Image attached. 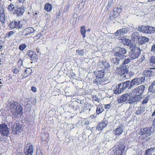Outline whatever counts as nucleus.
<instances>
[{"mask_svg": "<svg viewBox=\"0 0 155 155\" xmlns=\"http://www.w3.org/2000/svg\"><path fill=\"white\" fill-rule=\"evenodd\" d=\"M132 94L128 93L122 95L118 100L119 103H128L130 104H133L135 102L138 101V99L136 97L132 96Z\"/></svg>", "mask_w": 155, "mask_h": 155, "instance_id": "f257e3e1", "label": "nucleus"}, {"mask_svg": "<svg viewBox=\"0 0 155 155\" xmlns=\"http://www.w3.org/2000/svg\"><path fill=\"white\" fill-rule=\"evenodd\" d=\"M11 109L12 114L14 116H17L22 112V108L17 102L13 100L9 101Z\"/></svg>", "mask_w": 155, "mask_h": 155, "instance_id": "f03ea898", "label": "nucleus"}, {"mask_svg": "<svg viewBox=\"0 0 155 155\" xmlns=\"http://www.w3.org/2000/svg\"><path fill=\"white\" fill-rule=\"evenodd\" d=\"M145 88V87L144 85H140L134 89L131 93L132 94V96H134L133 97H137L138 101H139L140 99V95L143 93Z\"/></svg>", "mask_w": 155, "mask_h": 155, "instance_id": "7ed1b4c3", "label": "nucleus"}, {"mask_svg": "<svg viewBox=\"0 0 155 155\" xmlns=\"http://www.w3.org/2000/svg\"><path fill=\"white\" fill-rule=\"evenodd\" d=\"M128 69L125 66H121L120 67L117 68L116 72L117 73L122 75H124L126 79H128V76L130 75V73H128Z\"/></svg>", "mask_w": 155, "mask_h": 155, "instance_id": "20e7f679", "label": "nucleus"}, {"mask_svg": "<svg viewBox=\"0 0 155 155\" xmlns=\"http://www.w3.org/2000/svg\"><path fill=\"white\" fill-rule=\"evenodd\" d=\"M140 49L139 48L135 47L129 52V56L131 60L137 58L140 54Z\"/></svg>", "mask_w": 155, "mask_h": 155, "instance_id": "39448f33", "label": "nucleus"}, {"mask_svg": "<svg viewBox=\"0 0 155 155\" xmlns=\"http://www.w3.org/2000/svg\"><path fill=\"white\" fill-rule=\"evenodd\" d=\"M117 49L118 50L117 51L115 52L114 53V56L116 57H118L121 59H124L126 57V56L124 54L127 53V51L125 49L119 47L117 48Z\"/></svg>", "mask_w": 155, "mask_h": 155, "instance_id": "423d86ee", "label": "nucleus"}, {"mask_svg": "<svg viewBox=\"0 0 155 155\" xmlns=\"http://www.w3.org/2000/svg\"><path fill=\"white\" fill-rule=\"evenodd\" d=\"M154 131V129L152 127H149L144 128H141L139 131L140 135H142L147 134L150 135Z\"/></svg>", "mask_w": 155, "mask_h": 155, "instance_id": "0eeeda50", "label": "nucleus"}, {"mask_svg": "<svg viewBox=\"0 0 155 155\" xmlns=\"http://www.w3.org/2000/svg\"><path fill=\"white\" fill-rule=\"evenodd\" d=\"M0 133L2 135L7 136L9 134V129L5 124H0Z\"/></svg>", "mask_w": 155, "mask_h": 155, "instance_id": "6e6552de", "label": "nucleus"}, {"mask_svg": "<svg viewBox=\"0 0 155 155\" xmlns=\"http://www.w3.org/2000/svg\"><path fill=\"white\" fill-rule=\"evenodd\" d=\"M9 27L12 29L16 28L19 30L22 28V25L19 21H13L9 25Z\"/></svg>", "mask_w": 155, "mask_h": 155, "instance_id": "1a4fd4ad", "label": "nucleus"}, {"mask_svg": "<svg viewBox=\"0 0 155 155\" xmlns=\"http://www.w3.org/2000/svg\"><path fill=\"white\" fill-rule=\"evenodd\" d=\"M124 130V124L120 123L116 129L113 131L114 134L116 135H120L123 132Z\"/></svg>", "mask_w": 155, "mask_h": 155, "instance_id": "9d476101", "label": "nucleus"}, {"mask_svg": "<svg viewBox=\"0 0 155 155\" xmlns=\"http://www.w3.org/2000/svg\"><path fill=\"white\" fill-rule=\"evenodd\" d=\"M34 148L30 143L27 144L24 148L25 153V155H32Z\"/></svg>", "mask_w": 155, "mask_h": 155, "instance_id": "9b49d317", "label": "nucleus"}, {"mask_svg": "<svg viewBox=\"0 0 155 155\" xmlns=\"http://www.w3.org/2000/svg\"><path fill=\"white\" fill-rule=\"evenodd\" d=\"M145 78L142 77L140 78H136L133 79L131 81V84L132 87L134 85H137L141 84L145 81Z\"/></svg>", "mask_w": 155, "mask_h": 155, "instance_id": "f8f14e48", "label": "nucleus"}, {"mask_svg": "<svg viewBox=\"0 0 155 155\" xmlns=\"http://www.w3.org/2000/svg\"><path fill=\"white\" fill-rule=\"evenodd\" d=\"M12 129V132L13 134L17 135L19 133L21 128V126L19 124H14L11 126Z\"/></svg>", "mask_w": 155, "mask_h": 155, "instance_id": "ddd939ff", "label": "nucleus"}, {"mask_svg": "<svg viewBox=\"0 0 155 155\" xmlns=\"http://www.w3.org/2000/svg\"><path fill=\"white\" fill-rule=\"evenodd\" d=\"M143 74L147 76L151 77L155 74V67L145 70L143 72Z\"/></svg>", "mask_w": 155, "mask_h": 155, "instance_id": "4468645a", "label": "nucleus"}, {"mask_svg": "<svg viewBox=\"0 0 155 155\" xmlns=\"http://www.w3.org/2000/svg\"><path fill=\"white\" fill-rule=\"evenodd\" d=\"M108 124V121L106 119H104L101 122L99 123L96 127V128L98 130L101 131L106 127Z\"/></svg>", "mask_w": 155, "mask_h": 155, "instance_id": "2eb2a0df", "label": "nucleus"}, {"mask_svg": "<svg viewBox=\"0 0 155 155\" xmlns=\"http://www.w3.org/2000/svg\"><path fill=\"white\" fill-rule=\"evenodd\" d=\"M125 148V147L124 145L122 144H120L116 148L117 155H122L124 153Z\"/></svg>", "mask_w": 155, "mask_h": 155, "instance_id": "dca6fc26", "label": "nucleus"}, {"mask_svg": "<svg viewBox=\"0 0 155 155\" xmlns=\"http://www.w3.org/2000/svg\"><path fill=\"white\" fill-rule=\"evenodd\" d=\"M128 31V28H123L117 30L114 34V35L117 36L121 35H124Z\"/></svg>", "mask_w": 155, "mask_h": 155, "instance_id": "f3484780", "label": "nucleus"}, {"mask_svg": "<svg viewBox=\"0 0 155 155\" xmlns=\"http://www.w3.org/2000/svg\"><path fill=\"white\" fill-rule=\"evenodd\" d=\"M122 83L119 84L114 89V93L116 94L121 93L124 90L122 87Z\"/></svg>", "mask_w": 155, "mask_h": 155, "instance_id": "a211bd4d", "label": "nucleus"}, {"mask_svg": "<svg viewBox=\"0 0 155 155\" xmlns=\"http://www.w3.org/2000/svg\"><path fill=\"white\" fill-rule=\"evenodd\" d=\"M122 84V87L124 90L127 88H128L129 89H130L132 87V86L131 85V81L130 82L129 81H127L124 82Z\"/></svg>", "mask_w": 155, "mask_h": 155, "instance_id": "6ab92c4d", "label": "nucleus"}, {"mask_svg": "<svg viewBox=\"0 0 155 155\" xmlns=\"http://www.w3.org/2000/svg\"><path fill=\"white\" fill-rule=\"evenodd\" d=\"M25 8L24 6H22L20 8H18L17 9V10H15V13L17 15L19 16H21L23 14L25 11Z\"/></svg>", "mask_w": 155, "mask_h": 155, "instance_id": "aec40b11", "label": "nucleus"}, {"mask_svg": "<svg viewBox=\"0 0 155 155\" xmlns=\"http://www.w3.org/2000/svg\"><path fill=\"white\" fill-rule=\"evenodd\" d=\"M104 71L102 70L101 71H97L94 72V73L97 78H101L104 76Z\"/></svg>", "mask_w": 155, "mask_h": 155, "instance_id": "412c9836", "label": "nucleus"}, {"mask_svg": "<svg viewBox=\"0 0 155 155\" xmlns=\"http://www.w3.org/2000/svg\"><path fill=\"white\" fill-rule=\"evenodd\" d=\"M121 40L122 41V42L124 45H127L130 46V48H132V45H130V41L129 39L123 37L121 38Z\"/></svg>", "mask_w": 155, "mask_h": 155, "instance_id": "4be33fe9", "label": "nucleus"}, {"mask_svg": "<svg viewBox=\"0 0 155 155\" xmlns=\"http://www.w3.org/2000/svg\"><path fill=\"white\" fill-rule=\"evenodd\" d=\"M7 9L11 14H15V12L14 5L11 3L7 7Z\"/></svg>", "mask_w": 155, "mask_h": 155, "instance_id": "5701e85b", "label": "nucleus"}, {"mask_svg": "<svg viewBox=\"0 0 155 155\" xmlns=\"http://www.w3.org/2000/svg\"><path fill=\"white\" fill-rule=\"evenodd\" d=\"M149 40L148 38L146 37L140 36L138 38V41L140 44L147 42Z\"/></svg>", "mask_w": 155, "mask_h": 155, "instance_id": "b1692460", "label": "nucleus"}, {"mask_svg": "<svg viewBox=\"0 0 155 155\" xmlns=\"http://www.w3.org/2000/svg\"><path fill=\"white\" fill-rule=\"evenodd\" d=\"M32 72V71L30 68H26L24 72L23 77L24 78H25L30 76Z\"/></svg>", "mask_w": 155, "mask_h": 155, "instance_id": "393cba45", "label": "nucleus"}, {"mask_svg": "<svg viewBox=\"0 0 155 155\" xmlns=\"http://www.w3.org/2000/svg\"><path fill=\"white\" fill-rule=\"evenodd\" d=\"M155 32V28L150 26H147L146 33H152Z\"/></svg>", "mask_w": 155, "mask_h": 155, "instance_id": "a878e982", "label": "nucleus"}, {"mask_svg": "<svg viewBox=\"0 0 155 155\" xmlns=\"http://www.w3.org/2000/svg\"><path fill=\"white\" fill-rule=\"evenodd\" d=\"M25 30L26 31V33L25 34V35L26 36L34 32L35 31L34 29L31 27L26 28Z\"/></svg>", "mask_w": 155, "mask_h": 155, "instance_id": "bb28decb", "label": "nucleus"}, {"mask_svg": "<svg viewBox=\"0 0 155 155\" xmlns=\"http://www.w3.org/2000/svg\"><path fill=\"white\" fill-rule=\"evenodd\" d=\"M119 15L118 13L114 11L113 10L112 11H111L110 13V19H114L115 18H116Z\"/></svg>", "mask_w": 155, "mask_h": 155, "instance_id": "cd10ccee", "label": "nucleus"}, {"mask_svg": "<svg viewBox=\"0 0 155 155\" xmlns=\"http://www.w3.org/2000/svg\"><path fill=\"white\" fill-rule=\"evenodd\" d=\"M27 53L29 56L31 58H32L33 60L36 57V54L35 52L31 51H28Z\"/></svg>", "mask_w": 155, "mask_h": 155, "instance_id": "c85d7f7f", "label": "nucleus"}, {"mask_svg": "<svg viewBox=\"0 0 155 155\" xmlns=\"http://www.w3.org/2000/svg\"><path fill=\"white\" fill-rule=\"evenodd\" d=\"M145 107L142 106L139 107L138 109L136 111V114L137 115H140L142 114L145 111Z\"/></svg>", "mask_w": 155, "mask_h": 155, "instance_id": "c756f323", "label": "nucleus"}, {"mask_svg": "<svg viewBox=\"0 0 155 155\" xmlns=\"http://www.w3.org/2000/svg\"><path fill=\"white\" fill-rule=\"evenodd\" d=\"M44 9L47 12H50L52 10V5L48 3H47L45 5Z\"/></svg>", "mask_w": 155, "mask_h": 155, "instance_id": "7c9ffc66", "label": "nucleus"}, {"mask_svg": "<svg viewBox=\"0 0 155 155\" xmlns=\"http://www.w3.org/2000/svg\"><path fill=\"white\" fill-rule=\"evenodd\" d=\"M81 33L82 35V37L83 38L85 37V34L86 31V30L84 26H83L81 27L80 29Z\"/></svg>", "mask_w": 155, "mask_h": 155, "instance_id": "2f4dec72", "label": "nucleus"}, {"mask_svg": "<svg viewBox=\"0 0 155 155\" xmlns=\"http://www.w3.org/2000/svg\"><path fill=\"white\" fill-rule=\"evenodd\" d=\"M117 58H113L111 61L112 63L117 65L119 64V61L121 59L118 57Z\"/></svg>", "mask_w": 155, "mask_h": 155, "instance_id": "473e14b6", "label": "nucleus"}, {"mask_svg": "<svg viewBox=\"0 0 155 155\" xmlns=\"http://www.w3.org/2000/svg\"><path fill=\"white\" fill-rule=\"evenodd\" d=\"M146 28L147 26H146L144 25H140L138 27L137 30L140 31L145 33Z\"/></svg>", "mask_w": 155, "mask_h": 155, "instance_id": "72a5a7b5", "label": "nucleus"}, {"mask_svg": "<svg viewBox=\"0 0 155 155\" xmlns=\"http://www.w3.org/2000/svg\"><path fill=\"white\" fill-rule=\"evenodd\" d=\"M104 110L103 107L101 105H98L97 107L96 113L97 114L101 113Z\"/></svg>", "mask_w": 155, "mask_h": 155, "instance_id": "f704fd0d", "label": "nucleus"}, {"mask_svg": "<svg viewBox=\"0 0 155 155\" xmlns=\"http://www.w3.org/2000/svg\"><path fill=\"white\" fill-rule=\"evenodd\" d=\"M150 65L155 66V56H151L150 59Z\"/></svg>", "mask_w": 155, "mask_h": 155, "instance_id": "c9c22d12", "label": "nucleus"}, {"mask_svg": "<svg viewBox=\"0 0 155 155\" xmlns=\"http://www.w3.org/2000/svg\"><path fill=\"white\" fill-rule=\"evenodd\" d=\"M149 91L151 92H153L155 91V81L153 82L151 86L149 87Z\"/></svg>", "mask_w": 155, "mask_h": 155, "instance_id": "e433bc0d", "label": "nucleus"}, {"mask_svg": "<svg viewBox=\"0 0 155 155\" xmlns=\"http://www.w3.org/2000/svg\"><path fill=\"white\" fill-rule=\"evenodd\" d=\"M138 32H134L132 35L131 38H133V39H134V40L135 39H138V38L140 36H138Z\"/></svg>", "mask_w": 155, "mask_h": 155, "instance_id": "4c0bfd02", "label": "nucleus"}, {"mask_svg": "<svg viewBox=\"0 0 155 155\" xmlns=\"http://www.w3.org/2000/svg\"><path fill=\"white\" fill-rule=\"evenodd\" d=\"M15 32V31H11L8 32L5 34L6 37L8 38H9L12 36Z\"/></svg>", "mask_w": 155, "mask_h": 155, "instance_id": "58836bf2", "label": "nucleus"}, {"mask_svg": "<svg viewBox=\"0 0 155 155\" xmlns=\"http://www.w3.org/2000/svg\"><path fill=\"white\" fill-rule=\"evenodd\" d=\"M149 100V97L148 96H147L144 97V99L142 101V103L143 105L146 104L148 101Z\"/></svg>", "mask_w": 155, "mask_h": 155, "instance_id": "ea45409f", "label": "nucleus"}, {"mask_svg": "<svg viewBox=\"0 0 155 155\" xmlns=\"http://www.w3.org/2000/svg\"><path fill=\"white\" fill-rule=\"evenodd\" d=\"M0 20L1 22L2 23L5 22V15L4 14H2L0 16Z\"/></svg>", "mask_w": 155, "mask_h": 155, "instance_id": "a19ab883", "label": "nucleus"}, {"mask_svg": "<svg viewBox=\"0 0 155 155\" xmlns=\"http://www.w3.org/2000/svg\"><path fill=\"white\" fill-rule=\"evenodd\" d=\"M76 52L78 54L81 56H82L84 55V53L83 51V50H77L76 51Z\"/></svg>", "mask_w": 155, "mask_h": 155, "instance_id": "79ce46f5", "label": "nucleus"}, {"mask_svg": "<svg viewBox=\"0 0 155 155\" xmlns=\"http://www.w3.org/2000/svg\"><path fill=\"white\" fill-rule=\"evenodd\" d=\"M114 11L116 12L117 13H118L119 15L121 12V8L120 7L114 8Z\"/></svg>", "mask_w": 155, "mask_h": 155, "instance_id": "37998d69", "label": "nucleus"}, {"mask_svg": "<svg viewBox=\"0 0 155 155\" xmlns=\"http://www.w3.org/2000/svg\"><path fill=\"white\" fill-rule=\"evenodd\" d=\"M48 134H45L43 136L41 137V139L43 141L46 140L48 137Z\"/></svg>", "mask_w": 155, "mask_h": 155, "instance_id": "c03bdc74", "label": "nucleus"}, {"mask_svg": "<svg viewBox=\"0 0 155 155\" xmlns=\"http://www.w3.org/2000/svg\"><path fill=\"white\" fill-rule=\"evenodd\" d=\"M26 47V46L25 44H22L19 47V49L22 51H23V50Z\"/></svg>", "mask_w": 155, "mask_h": 155, "instance_id": "a18cd8bd", "label": "nucleus"}, {"mask_svg": "<svg viewBox=\"0 0 155 155\" xmlns=\"http://www.w3.org/2000/svg\"><path fill=\"white\" fill-rule=\"evenodd\" d=\"M113 1L112 0H109V2H108V5L107 7V9H109L110 7H111L112 5V4Z\"/></svg>", "mask_w": 155, "mask_h": 155, "instance_id": "49530a36", "label": "nucleus"}, {"mask_svg": "<svg viewBox=\"0 0 155 155\" xmlns=\"http://www.w3.org/2000/svg\"><path fill=\"white\" fill-rule=\"evenodd\" d=\"M42 36V35L41 33H39L36 35V36H35L34 37V39L36 40H38Z\"/></svg>", "mask_w": 155, "mask_h": 155, "instance_id": "de8ad7c7", "label": "nucleus"}, {"mask_svg": "<svg viewBox=\"0 0 155 155\" xmlns=\"http://www.w3.org/2000/svg\"><path fill=\"white\" fill-rule=\"evenodd\" d=\"M92 99L93 101H97L98 102H99L100 99L98 98L96 96V95L92 96Z\"/></svg>", "mask_w": 155, "mask_h": 155, "instance_id": "09e8293b", "label": "nucleus"}, {"mask_svg": "<svg viewBox=\"0 0 155 155\" xmlns=\"http://www.w3.org/2000/svg\"><path fill=\"white\" fill-rule=\"evenodd\" d=\"M130 59L127 58L126 60H124L123 61V64H126L130 63Z\"/></svg>", "mask_w": 155, "mask_h": 155, "instance_id": "8fccbe9b", "label": "nucleus"}, {"mask_svg": "<svg viewBox=\"0 0 155 155\" xmlns=\"http://www.w3.org/2000/svg\"><path fill=\"white\" fill-rule=\"evenodd\" d=\"M88 124V121L86 120H84L81 122L82 125H87Z\"/></svg>", "mask_w": 155, "mask_h": 155, "instance_id": "3c124183", "label": "nucleus"}, {"mask_svg": "<svg viewBox=\"0 0 155 155\" xmlns=\"http://www.w3.org/2000/svg\"><path fill=\"white\" fill-rule=\"evenodd\" d=\"M145 155H152L149 149H147L144 153Z\"/></svg>", "mask_w": 155, "mask_h": 155, "instance_id": "603ef678", "label": "nucleus"}, {"mask_svg": "<svg viewBox=\"0 0 155 155\" xmlns=\"http://www.w3.org/2000/svg\"><path fill=\"white\" fill-rule=\"evenodd\" d=\"M12 71L15 74H17L19 72L17 68H13Z\"/></svg>", "mask_w": 155, "mask_h": 155, "instance_id": "864d4df0", "label": "nucleus"}, {"mask_svg": "<svg viewBox=\"0 0 155 155\" xmlns=\"http://www.w3.org/2000/svg\"><path fill=\"white\" fill-rule=\"evenodd\" d=\"M149 149L150 151L151 155L155 152V147L153 148H150Z\"/></svg>", "mask_w": 155, "mask_h": 155, "instance_id": "5fc2aeb1", "label": "nucleus"}, {"mask_svg": "<svg viewBox=\"0 0 155 155\" xmlns=\"http://www.w3.org/2000/svg\"><path fill=\"white\" fill-rule=\"evenodd\" d=\"M145 59V58L144 56H143L142 57L140 58L138 61V62L139 63H142Z\"/></svg>", "mask_w": 155, "mask_h": 155, "instance_id": "6e6d98bb", "label": "nucleus"}, {"mask_svg": "<svg viewBox=\"0 0 155 155\" xmlns=\"http://www.w3.org/2000/svg\"><path fill=\"white\" fill-rule=\"evenodd\" d=\"M151 51L155 52V44H154L152 45Z\"/></svg>", "mask_w": 155, "mask_h": 155, "instance_id": "4d7b16f0", "label": "nucleus"}, {"mask_svg": "<svg viewBox=\"0 0 155 155\" xmlns=\"http://www.w3.org/2000/svg\"><path fill=\"white\" fill-rule=\"evenodd\" d=\"M110 104H108L106 105H105L104 106V107L106 109H108L110 108Z\"/></svg>", "mask_w": 155, "mask_h": 155, "instance_id": "13d9d810", "label": "nucleus"}, {"mask_svg": "<svg viewBox=\"0 0 155 155\" xmlns=\"http://www.w3.org/2000/svg\"><path fill=\"white\" fill-rule=\"evenodd\" d=\"M103 64H104L105 67H107L108 66V63L106 61L102 62Z\"/></svg>", "mask_w": 155, "mask_h": 155, "instance_id": "bf43d9fd", "label": "nucleus"}, {"mask_svg": "<svg viewBox=\"0 0 155 155\" xmlns=\"http://www.w3.org/2000/svg\"><path fill=\"white\" fill-rule=\"evenodd\" d=\"M31 90L34 92H35L37 91L36 88L34 87H31Z\"/></svg>", "mask_w": 155, "mask_h": 155, "instance_id": "052dcab7", "label": "nucleus"}, {"mask_svg": "<svg viewBox=\"0 0 155 155\" xmlns=\"http://www.w3.org/2000/svg\"><path fill=\"white\" fill-rule=\"evenodd\" d=\"M69 8V6H67L64 9V10L65 12L67 11H68Z\"/></svg>", "mask_w": 155, "mask_h": 155, "instance_id": "680f3d73", "label": "nucleus"}, {"mask_svg": "<svg viewBox=\"0 0 155 155\" xmlns=\"http://www.w3.org/2000/svg\"><path fill=\"white\" fill-rule=\"evenodd\" d=\"M128 73H130V75L129 76H128L129 77L128 78L130 77H131V75H133L134 74V73L133 72H131V71L130 72H128Z\"/></svg>", "mask_w": 155, "mask_h": 155, "instance_id": "e2e57ef3", "label": "nucleus"}, {"mask_svg": "<svg viewBox=\"0 0 155 155\" xmlns=\"http://www.w3.org/2000/svg\"><path fill=\"white\" fill-rule=\"evenodd\" d=\"M2 1H1V0H0V12L2 11Z\"/></svg>", "mask_w": 155, "mask_h": 155, "instance_id": "0e129e2a", "label": "nucleus"}, {"mask_svg": "<svg viewBox=\"0 0 155 155\" xmlns=\"http://www.w3.org/2000/svg\"><path fill=\"white\" fill-rule=\"evenodd\" d=\"M25 0H19V2L20 3H23Z\"/></svg>", "mask_w": 155, "mask_h": 155, "instance_id": "69168bd1", "label": "nucleus"}, {"mask_svg": "<svg viewBox=\"0 0 155 155\" xmlns=\"http://www.w3.org/2000/svg\"><path fill=\"white\" fill-rule=\"evenodd\" d=\"M16 155H22V153L21 152H18L17 153Z\"/></svg>", "mask_w": 155, "mask_h": 155, "instance_id": "338daca9", "label": "nucleus"}, {"mask_svg": "<svg viewBox=\"0 0 155 155\" xmlns=\"http://www.w3.org/2000/svg\"><path fill=\"white\" fill-rule=\"evenodd\" d=\"M154 1H155V0H148V2H152Z\"/></svg>", "mask_w": 155, "mask_h": 155, "instance_id": "774afa93", "label": "nucleus"}]
</instances>
